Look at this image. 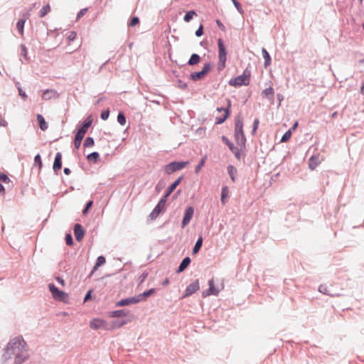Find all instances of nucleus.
I'll return each instance as SVG.
<instances>
[{
    "label": "nucleus",
    "instance_id": "c9c22d12",
    "mask_svg": "<svg viewBox=\"0 0 364 364\" xmlns=\"http://www.w3.org/2000/svg\"><path fill=\"white\" fill-rule=\"evenodd\" d=\"M291 136V129H289L284 133L281 139V142H287Z\"/></svg>",
    "mask_w": 364,
    "mask_h": 364
},
{
    "label": "nucleus",
    "instance_id": "f3484780",
    "mask_svg": "<svg viewBox=\"0 0 364 364\" xmlns=\"http://www.w3.org/2000/svg\"><path fill=\"white\" fill-rule=\"evenodd\" d=\"M141 301V299H139L138 296L136 298L132 297V298H127L124 299H122L119 301L117 304L119 306H128L130 304H134L139 302Z\"/></svg>",
    "mask_w": 364,
    "mask_h": 364
},
{
    "label": "nucleus",
    "instance_id": "7ed1b4c3",
    "mask_svg": "<svg viewBox=\"0 0 364 364\" xmlns=\"http://www.w3.org/2000/svg\"><path fill=\"white\" fill-rule=\"evenodd\" d=\"M250 71L245 69L241 75L232 78L229 81V85L232 87H240L242 85H248L250 81Z\"/></svg>",
    "mask_w": 364,
    "mask_h": 364
},
{
    "label": "nucleus",
    "instance_id": "f257e3e1",
    "mask_svg": "<svg viewBox=\"0 0 364 364\" xmlns=\"http://www.w3.org/2000/svg\"><path fill=\"white\" fill-rule=\"evenodd\" d=\"M3 357L5 360L14 359V364H22L29 358L26 341L20 337L13 338L6 346Z\"/></svg>",
    "mask_w": 364,
    "mask_h": 364
},
{
    "label": "nucleus",
    "instance_id": "774afa93",
    "mask_svg": "<svg viewBox=\"0 0 364 364\" xmlns=\"http://www.w3.org/2000/svg\"><path fill=\"white\" fill-rule=\"evenodd\" d=\"M360 92L362 95H364V83L363 84V85L360 87Z\"/></svg>",
    "mask_w": 364,
    "mask_h": 364
},
{
    "label": "nucleus",
    "instance_id": "6e6552de",
    "mask_svg": "<svg viewBox=\"0 0 364 364\" xmlns=\"http://www.w3.org/2000/svg\"><path fill=\"white\" fill-rule=\"evenodd\" d=\"M212 65L210 63L205 64L201 71L195 72L191 74V79L194 81H198L204 78L206 76V75L210 71Z\"/></svg>",
    "mask_w": 364,
    "mask_h": 364
},
{
    "label": "nucleus",
    "instance_id": "ddd939ff",
    "mask_svg": "<svg viewBox=\"0 0 364 364\" xmlns=\"http://www.w3.org/2000/svg\"><path fill=\"white\" fill-rule=\"evenodd\" d=\"M200 288L199 281L198 279L196 280L194 282L190 284L185 291V294L183 297H187L192 295L193 293L197 291Z\"/></svg>",
    "mask_w": 364,
    "mask_h": 364
},
{
    "label": "nucleus",
    "instance_id": "69168bd1",
    "mask_svg": "<svg viewBox=\"0 0 364 364\" xmlns=\"http://www.w3.org/2000/svg\"><path fill=\"white\" fill-rule=\"evenodd\" d=\"M0 193H1L3 194L5 193V189L3 186V185L1 184V181H0Z\"/></svg>",
    "mask_w": 364,
    "mask_h": 364
},
{
    "label": "nucleus",
    "instance_id": "864d4df0",
    "mask_svg": "<svg viewBox=\"0 0 364 364\" xmlns=\"http://www.w3.org/2000/svg\"><path fill=\"white\" fill-rule=\"evenodd\" d=\"M203 34V27L202 25H200L199 28L197 29V31H196V35L198 36V37H200Z\"/></svg>",
    "mask_w": 364,
    "mask_h": 364
},
{
    "label": "nucleus",
    "instance_id": "0e129e2a",
    "mask_svg": "<svg viewBox=\"0 0 364 364\" xmlns=\"http://www.w3.org/2000/svg\"><path fill=\"white\" fill-rule=\"evenodd\" d=\"M277 99L279 101V104L281 103V102L283 100L284 97H283V95H281V94H277Z\"/></svg>",
    "mask_w": 364,
    "mask_h": 364
},
{
    "label": "nucleus",
    "instance_id": "423d86ee",
    "mask_svg": "<svg viewBox=\"0 0 364 364\" xmlns=\"http://www.w3.org/2000/svg\"><path fill=\"white\" fill-rule=\"evenodd\" d=\"M189 164L188 161H174L167 164L165 168V172L167 174H171L174 171L181 170L185 168Z\"/></svg>",
    "mask_w": 364,
    "mask_h": 364
},
{
    "label": "nucleus",
    "instance_id": "473e14b6",
    "mask_svg": "<svg viewBox=\"0 0 364 364\" xmlns=\"http://www.w3.org/2000/svg\"><path fill=\"white\" fill-rule=\"evenodd\" d=\"M262 54H263V57L265 60V63H264L265 66H267L270 64L271 58H270L268 52L264 48L262 49Z\"/></svg>",
    "mask_w": 364,
    "mask_h": 364
},
{
    "label": "nucleus",
    "instance_id": "1a4fd4ad",
    "mask_svg": "<svg viewBox=\"0 0 364 364\" xmlns=\"http://www.w3.org/2000/svg\"><path fill=\"white\" fill-rule=\"evenodd\" d=\"M166 201V198L164 197L160 200L157 205L154 208V210L149 215V218L151 220L156 219L159 216L160 213L162 211V210L164 209Z\"/></svg>",
    "mask_w": 364,
    "mask_h": 364
},
{
    "label": "nucleus",
    "instance_id": "680f3d73",
    "mask_svg": "<svg viewBox=\"0 0 364 364\" xmlns=\"http://www.w3.org/2000/svg\"><path fill=\"white\" fill-rule=\"evenodd\" d=\"M56 280L62 285L65 286V281L61 277H57Z\"/></svg>",
    "mask_w": 364,
    "mask_h": 364
},
{
    "label": "nucleus",
    "instance_id": "2eb2a0df",
    "mask_svg": "<svg viewBox=\"0 0 364 364\" xmlns=\"http://www.w3.org/2000/svg\"><path fill=\"white\" fill-rule=\"evenodd\" d=\"M209 289L207 291H205L202 293L203 297H206L210 295L217 296L219 293V290L217 289L214 286L213 279H210L208 282Z\"/></svg>",
    "mask_w": 364,
    "mask_h": 364
},
{
    "label": "nucleus",
    "instance_id": "de8ad7c7",
    "mask_svg": "<svg viewBox=\"0 0 364 364\" xmlns=\"http://www.w3.org/2000/svg\"><path fill=\"white\" fill-rule=\"evenodd\" d=\"M139 23V19L138 17H133L132 19H131V21L129 23V26L133 27L136 25H137L138 23Z\"/></svg>",
    "mask_w": 364,
    "mask_h": 364
},
{
    "label": "nucleus",
    "instance_id": "9b49d317",
    "mask_svg": "<svg viewBox=\"0 0 364 364\" xmlns=\"http://www.w3.org/2000/svg\"><path fill=\"white\" fill-rule=\"evenodd\" d=\"M222 140L228 145V146L229 147L230 151L235 154V157L237 159H241L240 150L237 147H235L233 145V144L232 142H230L226 136H223L222 137Z\"/></svg>",
    "mask_w": 364,
    "mask_h": 364
},
{
    "label": "nucleus",
    "instance_id": "338daca9",
    "mask_svg": "<svg viewBox=\"0 0 364 364\" xmlns=\"http://www.w3.org/2000/svg\"><path fill=\"white\" fill-rule=\"evenodd\" d=\"M63 171H64V173L66 175H69L71 172L70 168H65Z\"/></svg>",
    "mask_w": 364,
    "mask_h": 364
},
{
    "label": "nucleus",
    "instance_id": "c756f323",
    "mask_svg": "<svg viewBox=\"0 0 364 364\" xmlns=\"http://www.w3.org/2000/svg\"><path fill=\"white\" fill-rule=\"evenodd\" d=\"M203 244V237L202 236H200L193 249V254H197L198 251L200 250L201 246Z\"/></svg>",
    "mask_w": 364,
    "mask_h": 364
},
{
    "label": "nucleus",
    "instance_id": "4c0bfd02",
    "mask_svg": "<svg viewBox=\"0 0 364 364\" xmlns=\"http://www.w3.org/2000/svg\"><path fill=\"white\" fill-rule=\"evenodd\" d=\"M117 121L122 126H124L126 124V118H125V116H124V114L123 113L119 112L118 114Z\"/></svg>",
    "mask_w": 364,
    "mask_h": 364
},
{
    "label": "nucleus",
    "instance_id": "ea45409f",
    "mask_svg": "<svg viewBox=\"0 0 364 364\" xmlns=\"http://www.w3.org/2000/svg\"><path fill=\"white\" fill-rule=\"evenodd\" d=\"M205 157H203L200 163L196 166V168H195V172L196 173H199L201 170V168L203 167L204 164H205Z\"/></svg>",
    "mask_w": 364,
    "mask_h": 364
},
{
    "label": "nucleus",
    "instance_id": "a18cd8bd",
    "mask_svg": "<svg viewBox=\"0 0 364 364\" xmlns=\"http://www.w3.org/2000/svg\"><path fill=\"white\" fill-rule=\"evenodd\" d=\"M76 33L74 32V31H70L68 33V36H67V38L69 41H73V40L75 39L76 38Z\"/></svg>",
    "mask_w": 364,
    "mask_h": 364
},
{
    "label": "nucleus",
    "instance_id": "4468645a",
    "mask_svg": "<svg viewBox=\"0 0 364 364\" xmlns=\"http://www.w3.org/2000/svg\"><path fill=\"white\" fill-rule=\"evenodd\" d=\"M193 213L194 209L193 207L190 206L186 209L185 214L182 220V228H184L189 223L193 215Z\"/></svg>",
    "mask_w": 364,
    "mask_h": 364
},
{
    "label": "nucleus",
    "instance_id": "f03ea898",
    "mask_svg": "<svg viewBox=\"0 0 364 364\" xmlns=\"http://www.w3.org/2000/svg\"><path fill=\"white\" fill-rule=\"evenodd\" d=\"M235 139L238 145L244 147L246 138L243 132V119L241 115H237L235 123Z\"/></svg>",
    "mask_w": 364,
    "mask_h": 364
},
{
    "label": "nucleus",
    "instance_id": "13d9d810",
    "mask_svg": "<svg viewBox=\"0 0 364 364\" xmlns=\"http://www.w3.org/2000/svg\"><path fill=\"white\" fill-rule=\"evenodd\" d=\"M318 290L320 292L327 294L326 287L325 285H320Z\"/></svg>",
    "mask_w": 364,
    "mask_h": 364
},
{
    "label": "nucleus",
    "instance_id": "37998d69",
    "mask_svg": "<svg viewBox=\"0 0 364 364\" xmlns=\"http://www.w3.org/2000/svg\"><path fill=\"white\" fill-rule=\"evenodd\" d=\"M82 139V138H79L77 136L75 135V140H74V145L77 149H78L80 148Z\"/></svg>",
    "mask_w": 364,
    "mask_h": 364
},
{
    "label": "nucleus",
    "instance_id": "bf43d9fd",
    "mask_svg": "<svg viewBox=\"0 0 364 364\" xmlns=\"http://www.w3.org/2000/svg\"><path fill=\"white\" fill-rule=\"evenodd\" d=\"M7 124L6 121L0 117V126L1 127H6Z\"/></svg>",
    "mask_w": 364,
    "mask_h": 364
},
{
    "label": "nucleus",
    "instance_id": "f8f14e48",
    "mask_svg": "<svg viewBox=\"0 0 364 364\" xmlns=\"http://www.w3.org/2000/svg\"><path fill=\"white\" fill-rule=\"evenodd\" d=\"M90 326L92 329L97 330L100 328L108 329L106 322L100 318H94L90 321Z\"/></svg>",
    "mask_w": 364,
    "mask_h": 364
},
{
    "label": "nucleus",
    "instance_id": "7c9ffc66",
    "mask_svg": "<svg viewBox=\"0 0 364 364\" xmlns=\"http://www.w3.org/2000/svg\"><path fill=\"white\" fill-rule=\"evenodd\" d=\"M50 11V6L49 4H46V6H44L41 9V11H40V15L39 16L41 18H43L47 14H48Z\"/></svg>",
    "mask_w": 364,
    "mask_h": 364
},
{
    "label": "nucleus",
    "instance_id": "39448f33",
    "mask_svg": "<svg viewBox=\"0 0 364 364\" xmlns=\"http://www.w3.org/2000/svg\"><path fill=\"white\" fill-rule=\"evenodd\" d=\"M48 288L54 299L65 303L68 301V295L65 291L59 290L53 284H50Z\"/></svg>",
    "mask_w": 364,
    "mask_h": 364
},
{
    "label": "nucleus",
    "instance_id": "603ef678",
    "mask_svg": "<svg viewBox=\"0 0 364 364\" xmlns=\"http://www.w3.org/2000/svg\"><path fill=\"white\" fill-rule=\"evenodd\" d=\"M109 110L103 111L101 113V118L103 120H107L108 119V117H109Z\"/></svg>",
    "mask_w": 364,
    "mask_h": 364
},
{
    "label": "nucleus",
    "instance_id": "412c9836",
    "mask_svg": "<svg viewBox=\"0 0 364 364\" xmlns=\"http://www.w3.org/2000/svg\"><path fill=\"white\" fill-rule=\"evenodd\" d=\"M274 95V91L272 86H269V87L264 89L262 92V97L264 98H267L271 101L273 100Z\"/></svg>",
    "mask_w": 364,
    "mask_h": 364
},
{
    "label": "nucleus",
    "instance_id": "4d7b16f0",
    "mask_svg": "<svg viewBox=\"0 0 364 364\" xmlns=\"http://www.w3.org/2000/svg\"><path fill=\"white\" fill-rule=\"evenodd\" d=\"M18 94L21 97H22L23 99H26L27 97L26 94L22 90V89L18 87Z\"/></svg>",
    "mask_w": 364,
    "mask_h": 364
},
{
    "label": "nucleus",
    "instance_id": "c03bdc74",
    "mask_svg": "<svg viewBox=\"0 0 364 364\" xmlns=\"http://www.w3.org/2000/svg\"><path fill=\"white\" fill-rule=\"evenodd\" d=\"M34 161H35V163H36L38 164L39 169H41L43 166L41 156L39 154H37L35 156Z\"/></svg>",
    "mask_w": 364,
    "mask_h": 364
},
{
    "label": "nucleus",
    "instance_id": "aec40b11",
    "mask_svg": "<svg viewBox=\"0 0 364 364\" xmlns=\"http://www.w3.org/2000/svg\"><path fill=\"white\" fill-rule=\"evenodd\" d=\"M61 160H62V154H61V153L58 152L55 155V161L53 163V168L54 171L57 172L61 169V168H62Z\"/></svg>",
    "mask_w": 364,
    "mask_h": 364
},
{
    "label": "nucleus",
    "instance_id": "f704fd0d",
    "mask_svg": "<svg viewBox=\"0 0 364 364\" xmlns=\"http://www.w3.org/2000/svg\"><path fill=\"white\" fill-rule=\"evenodd\" d=\"M105 258L103 256L98 257L97 259V262L94 267L95 269H97L99 267L104 264L105 263Z\"/></svg>",
    "mask_w": 364,
    "mask_h": 364
},
{
    "label": "nucleus",
    "instance_id": "052dcab7",
    "mask_svg": "<svg viewBox=\"0 0 364 364\" xmlns=\"http://www.w3.org/2000/svg\"><path fill=\"white\" fill-rule=\"evenodd\" d=\"M90 296H91V291L90 290L85 295V297L84 299V302H86L87 301H88L90 299Z\"/></svg>",
    "mask_w": 364,
    "mask_h": 364
},
{
    "label": "nucleus",
    "instance_id": "09e8293b",
    "mask_svg": "<svg viewBox=\"0 0 364 364\" xmlns=\"http://www.w3.org/2000/svg\"><path fill=\"white\" fill-rule=\"evenodd\" d=\"M65 242L68 245H72L73 243V237L71 235L67 234L65 236Z\"/></svg>",
    "mask_w": 364,
    "mask_h": 364
},
{
    "label": "nucleus",
    "instance_id": "a211bd4d",
    "mask_svg": "<svg viewBox=\"0 0 364 364\" xmlns=\"http://www.w3.org/2000/svg\"><path fill=\"white\" fill-rule=\"evenodd\" d=\"M57 97H58V94L55 90H46L42 95V98L44 100H49Z\"/></svg>",
    "mask_w": 364,
    "mask_h": 364
},
{
    "label": "nucleus",
    "instance_id": "5fc2aeb1",
    "mask_svg": "<svg viewBox=\"0 0 364 364\" xmlns=\"http://www.w3.org/2000/svg\"><path fill=\"white\" fill-rule=\"evenodd\" d=\"M126 321H117V322H115L112 324V327L113 328H119V327H121L123 325L126 324Z\"/></svg>",
    "mask_w": 364,
    "mask_h": 364
},
{
    "label": "nucleus",
    "instance_id": "6ab92c4d",
    "mask_svg": "<svg viewBox=\"0 0 364 364\" xmlns=\"http://www.w3.org/2000/svg\"><path fill=\"white\" fill-rule=\"evenodd\" d=\"M74 234L77 241H80L84 237L85 232L81 225L76 224L74 228Z\"/></svg>",
    "mask_w": 364,
    "mask_h": 364
},
{
    "label": "nucleus",
    "instance_id": "0eeeda50",
    "mask_svg": "<svg viewBox=\"0 0 364 364\" xmlns=\"http://www.w3.org/2000/svg\"><path fill=\"white\" fill-rule=\"evenodd\" d=\"M230 107V101L228 100L227 107H220L217 109L218 115L215 117L216 124L223 123L229 115V108Z\"/></svg>",
    "mask_w": 364,
    "mask_h": 364
},
{
    "label": "nucleus",
    "instance_id": "cd10ccee",
    "mask_svg": "<svg viewBox=\"0 0 364 364\" xmlns=\"http://www.w3.org/2000/svg\"><path fill=\"white\" fill-rule=\"evenodd\" d=\"M228 172L230 176L232 181L235 182V176L237 173L236 168L233 166L229 165L228 166Z\"/></svg>",
    "mask_w": 364,
    "mask_h": 364
},
{
    "label": "nucleus",
    "instance_id": "49530a36",
    "mask_svg": "<svg viewBox=\"0 0 364 364\" xmlns=\"http://www.w3.org/2000/svg\"><path fill=\"white\" fill-rule=\"evenodd\" d=\"M259 124V119H255L254 121L253 127H252V134H255V132H257V130L258 129Z\"/></svg>",
    "mask_w": 364,
    "mask_h": 364
},
{
    "label": "nucleus",
    "instance_id": "6e6d98bb",
    "mask_svg": "<svg viewBox=\"0 0 364 364\" xmlns=\"http://www.w3.org/2000/svg\"><path fill=\"white\" fill-rule=\"evenodd\" d=\"M233 1V4L235 6V7L237 8V9L240 12V13H242V9L241 8V5L236 0H232Z\"/></svg>",
    "mask_w": 364,
    "mask_h": 364
},
{
    "label": "nucleus",
    "instance_id": "bb28decb",
    "mask_svg": "<svg viewBox=\"0 0 364 364\" xmlns=\"http://www.w3.org/2000/svg\"><path fill=\"white\" fill-rule=\"evenodd\" d=\"M200 60V58L198 54H192L190 59L188 60V65H194L198 64Z\"/></svg>",
    "mask_w": 364,
    "mask_h": 364
},
{
    "label": "nucleus",
    "instance_id": "58836bf2",
    "mask_svg": "<svg viewBox=\"0 0 364 364\" xmlns=\"http://www.w3.org/2000/svg\"><path fill=\"white\" fill-rule=\"evenodd\" d=\"M85 147H91L94 145V139L92 137H87L84 141Z\"/></svg>",
    "mask_w": 364,
    "mask_h": 364
},
{
    "label": "nucleus",
    "instance_id": "4be33fe9",
    "mask_svg": "<svg viewBox=\"0 0 364 364\" xmlns=\"http://www.w3.org/2000/svg\"><path fill=\"white\" fill-rule=\"evenodd\" d=\"M182 180V177H179L176 181H175L166 190L164 198H167L170 196V194L176 188V187L179 185Z\"/></svg>",
    "mask_w": 364,
    "mask_h": 364
},
{
    "label": "nucleus",
    "instance_id": "2f4dec72",
    "mask_svg": "<svg viewBox=\"0 0 364 364\" xmlns=\"http://www.w3.org/2000/svg\"><path fill=\"white\" fill-rule=\"evenodd\" d=\"M154 292H155V289H149L148 291H144L143 294H139V295L138 296V297H139V299H141V300H143L144 299H145L146 297L151 296V294H153Z\"/></svg>",
    "mask_w": 364,
    "mask_h": 364
},
{
    "label": "nucleus",
    "instance_id": "8fccbe9b",
    "mask_svg": "<svg viewBox=\"0 0 364 364\" xmlns=\"http://www.w3.org/2000/svg\"><path fill=\"white\" fill-rule=\"evenodd\" d=\"M92 200H90L87 204H86V206L85 208V209L82 210V213L83 215H85L87 214V213L89 211L90 208L92 207Z\"/></svg>",
    "mask_w": 364,
    "mask_h": 364
},
{
    "label": "nucleus",
    "instance_id": "dca6fc26",
    "mask_svg": "<svg viewBox=\"0 0 364 364\" xmlns=\"http://www.w3.org/2000/svg\"><path fill=\"white\" fill-rule=\"evenodd\" d=\"M30 11H31V9L29 11H28L26 14H24L23 15V18L21 20H19L16 23V28L18 29L21 36L23 35L24 24H25L26 21L28 18V17L30 16Z\"/></svg>",
    "mask_w": 364,
    "mask_h": 364
},
{
    "label": "nucleus",
    "instance_id": "5701e85b",
    "mask_svg": "<svg viewBox=\"0 0 364 364\" xmlns=\"http://www.w3.org/2000/svg\"><path fill=\"white\" fill-rule=\"evenodd\" d=\"M320 164L318 156H312L309 159V167L311 170H314L316 167Z\"/></svg>",
    "mask_w": 364,
    "mask_h": 364
},
{
    "label": "nucleus",
    "instance_id": "20e7f679",
    "mask_svg": "<svg viewBox=\"0 0 364 364\" xmlns=\"http://www.w3.org/2000/svg\"><path fill=\"white\" fill-rule=\"evenodd\" d=\"M218 70H222L225 68L226 60H227V52L225 46L223 43V41L221 38L218 40Z\"/></svg>",
    "mask_w": 364,
    "mask_h": 364
},
{
    "label": "nucleus",
    "instance_id": "e433bc0d",
    "mask_svg": "<svg viewBox=\"0 0 364 364\" xmlns=\"http://www.w3.org/2000/svg\"><path fill=\"white\" fill-rule=\"evenodd\" d=\"M0 181L5 184H9V183H11L9 178L5 173H0Z\"/></svg>",
    "mask_w": 364,
    "mask_h": 364
},
{
    "label": "nucleus",
    "instance_id": "79ce46f5",
    "mask_svg": "<svg viewBox=\"0 0 364 364\" xmlns=\"http://www.w3.org/2000/svg\"><path fill=\"white\" fill-rule=\"evenodd\" d=\"M126 315V313L123 310H118L112 312V316L120 317L125 316Z\"/></svg>",
    "mask_w": 364,
    "mask_h": 364
},
{
    "label": "nucleus",
    "instance_id": "9d476101",
    "mask_svg": "<svg viewBox=\"0 0 364 364\" xmlns=\"http://www.w3.org/2000/svg\"><path fill=\"white\" fill-rule=\"evenodd\" d=\"M92 124V119L90 117H88L83 123L82 126L77 130L76 133V136H77L79 138L84 137L85 134H86L88 128L90 127Z\"/></svg>",
    "mask_w": 364,
    "mask_h": 364
},
{
    "label": "nucleus",
    "instance_id": "393cba45",
    "mask_svg": "<svg viewBox=\"0 0 364 364\" xmlns=\"http://www.w3.org/2000/svg\"><path fill=\"white\" fill-rule=\"evenodd\" d=\"M190 263H191L190 257H185L182 260V262L177 270V272H181L184 271L187 268V267L190 264Z\"/></svg>",
    "mask_w": 364,
    "mask_h": 364
},
{
    "label": "nucleus",
    "instance_id": "a19ab883",
    "mask_svg": "<svg viewBox=\"0 0 364 364\" xmlns=\"http://www.w3.org/2000/svg\"><path fill=\"white\" fill-rule=\"evenodd\" d=\"M21 55L26 59L28 60V52L24 45L21 46Z\"/></svg>",
    "mask_w": 364,
    "mask_h": 364
},
{
    "label": "nucleus",
    "instance_id": "c85d7f7f",
    "mask_svg": "<svg viewBox=\"0 0 364 364\" xmlns=\"http://www.w3.org/2000/svg\"><path fill=\"white\" fill-rule=\"evenodd\" d=\"M100 158V155L97 152H92L87 156V159L89 162L96 163Z\"/></svg>",
    "mask_w": 364,
    "mask_h": 364
},
{
    "label": "nucleus",
    "instance_id": "a878e982",
    "mask_svg": "<svg viewBox=\"0 0 364 364\" xmlns=\"http://www.w3.org/2000/svg\"><path fill=\"white\" fill-rule=\"evenodd\" d=\"M37 120L39 124V127L41 130L45 131L48 129V124L41 114L37 115Z\"/></svg>",
    "mask_w": 364,
    "mask_h": 364
},
{
    "label": "nucleus",
    "instance_id": "b1692460",
    "mask_svg": "<svg viewBox=\"0 0 364 364\" xmlns=\"http://www.w3.org/2000/svg\"><path fill=\"white\" fill-rule=\"evenodd\" d=\"M229 197V188L228 186H223L221 191V203L225 205L227 198Z\"/></svg>",
    "mask_w": 364,
    "mask_h": 364
},
{
    "label": "nucleus",
    "instance_id": "72a5a7b5",
    "mask_svg": "<svg viewBox=\"0 0 364 364\" xmlns=\"http://www.w3.org/2000/svg\"><path fill=\"white\" fill-rule=\"evenodd\" d=\"M196 15V13L194 11H190L186 13L183 19L186 22H189L193 18V16Z\"/></svg>",
    "mask_w": 364,
    "mask_h": 364
},
{
    "label": "nucleus",
    "instance_id": "e2e57ef3",
    "mask_svg": "<svg viewBox=\"0 0 364 364\" xmlns=\"http://www.w3.org/2000/svg\"><path fill=\"white\" fill-rule=\"evenodd\" d=\"M169 284V279L168 278H166L164 282H162L163 286H166Z\"/></svg>",
    "mask_w": 364,
    "mask_h": 364
},
{
    "label": "nucleus",
    "instance_id": "3c124183",
    "mask_svg": "<svg viewBox=\"0 0 364 364\" xmlns=\"http://www.w3.org/2000/svg\"><path fill=\"white\" fill-rule=\"evenodd\" d=\"M87 11V9H81L77 15V20L80 19L82 17Z\"/></svg>",
    "mask_w": 364,
    "mask_h": 364
}]
</instances>
